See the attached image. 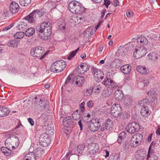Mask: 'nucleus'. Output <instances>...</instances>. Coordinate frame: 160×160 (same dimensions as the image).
<instances>
[{"instance_id":"obj_1","label":"nucleus","mask_w":160,"mask_h":160,"mask_svg":"<svg viewBox=\"0 0 160 160\" xmlns=\"http://www.w3.org/2000/svg\"><path fill=\"white\" fill-rule=\"evenodd\" d=\"M51 26L49 23L43 22L40 25L36 27L37 31L39 32L40 33L38 36L41 38L46 40L50 38L51 34Z\"/></svg>"},{"instance_id":"obj_2","label":"nucleus","mask_w":160,"mask_h":160,"mask_svg":"<svg viewBox=\"0 0 160 160\" xmlns=\"http://www.w3.org/2000/svg\"><path fill=\"white\" fill-rule=\"evenodd\" d=\"M68 7L69 10L73 13L80 14L86 11L82 4L77 1L70 2L68 4Z\"/></svg>"},{"instance_id":"obj_3","label":"nucleus","mask_w":160,"mask_h":160,"mask_svg":"<svg viewBox=\"0 0 160 160\" xmlns=\"http://www.w3.org/2000/svg\"><path fill=\"white\" fill-rule=\"evenodd\" d=\"M19 143V140L16 136L10 135L8 137L5 141L6 147L12 148V150H14L18 146Z\"/></svg>"},{"instance_id":"obj_4","label":"nucleus","mask_w":160,"mask_h":160,"mask_svg":"<svg viewBox=\"0 0 160 160\" xmlns=\"http://www.w3.org/2000/svg\"><path fill=\"white\" fill-rule=\"evenodd\" d=\"M66 66V62L63 60H58L52 63L50 67V70L54 73L62 71Z\"/></svg>"},{"instance_id":"obj_5","label":"nucleus","mask_w":160,"mask_h":160,"mask_svg":"<svg viewBox=\"0 0 160 160\" xmlns=\"http://www.w3.org/2000/svg\"><path fill=\"white\" fill-rule=\"evenodd\" d=\"M44 49L41 47H37L33 48L30 51V54L34 57L39 58L41 59L43 58L47 54V53H43Z\"/></svg>"},{"instance_id":"obj_6","label":"nucleus","mask_w":160,"mask_h":160,"mask_svg":"<svg viewBox=\"0 0 160 160\" xmlns=\"http://www.w3.org/2000/svg\"><path fill=\"white\" fill-rule=\"evenodd\" d=\"M154 146L152 142L149 146L147 157V160H157L159 154L157 153L154 149Z\"/></svg>"},{"instance_id":"obj_7","label":"nucleus","mask_w":160,"mask_h":160,"mask_svg":"<svg viewBox=\"0 0 160 160\" xmlns=\"http://www.w3.org/2000/svg\"><path fill=\"white\" fill-rule=\"evenodd\" d=\"M142 139L143 136L141 134L137 133L134 135L130 140L131 146L134 147L138 146L141 143Z\"/></svg>"},{"instance_id":"obj_8","label":"nucleus","mask_w":160,"mask_h":160,"mask_svg":"<svg viewBox=\"0 0 160 160\" xmlns=\"http://www.w3.org/2000/svg\"><path fill=\"white\" fill-rule=\"evenodd\" d=\"M147 52L146 48L143 47H140L136 48L133 52V56L136 59H138L145 56Z\"/></svg>"},{"instance_id":"obj_9","label":"nucleus","mask_w":160,"mask_h":160,"mask_svg":"<svg viewBox=\"0 0 160 160\" xmlns=\"http://www.w3.org/2000/svg\"><path fill=\"white\" fill-rule=\"evenodd\" d=\"M122 108L118 104H114L111 108V113L114 117L120 116L122 114Z\"/></svg>"},{"instance_id":"obj_10","label":"nucleus","mask_w":160,"mask_h":160,"mask_svg":"<svg viewBox=\"0 0 160 160\" xmlns=\"http://www.w3.org/2000/svg\"><path fill=\"white\" fill-rule=\"evenodd\" d=\"M140 129L139 124L136 122H132L129 124L126 128V130L128 133L132 134L138 132Z\"/></svg>"},{"instance_id":"obj_11","label":"nucleus","mask_w":160,"mask_h":160,"mask_svg":"<svg viewBox=\"0 0 160 160\" xmlns=\"http://www.w3.org/2000/svg\"><path fill=\"white\" fill-rule=\"evenodd\" d=\"M49 136L46 133H43L40 135L39 138L40 144L42 147H46L50 144Z\"/></svg>"},{"instance_id":"obj_12","label":"nucleus","mask_w":160,"mask_h":160,"mask_svg":"<svg viewBox=\"0 0 160 160\" xmlns=\"http://www.w3.org/2000/svg\"><path fill=\"white\" fill-rule=\"evenodd\" d=\"M85 17H82L80 15H75L71 17L70 22L71 23L75 24H78L80 23H83L85 20Z\"/></svg>"},{"instance_id":"obj_13","label":"nucleus","mask_w":160,"mask_h":160,"mask_svg":"<svg viewBox=\"0 0 160 160\" xmlns=\"http://www.w3.org/2000/svg\"><path fill=\"white\" fill-rule=\"evenodd\" d=\"M94 76L95 80L97 82H100L103 78V72L101 71L98 70L96 69H94Z\"/></svg>"},{"instance_id":"obj_14","label":"nucleus","mask_w":160,"mask_h":160,"mask_svg":"<svg viewBox=\"0 0 160 160\" xmlns=\"http://www.w3.org/2000/svg\"><path fill=\"white\" fill-rule=\"evenodd\" d=\"M75 81L76 84L78 85V86L80 87L84 84L85 80L83 77L80 75H78L74 78L73 80L72 83L74 82Z\"/></svg>"},{"instance_id":"obj_15","label":"nucleus","mask_w":160,"mask_h":160,"mask_svg":"<svg viewBox=\"0 0 160 160\" xmlns=\"http://www.w3.org/2000/svg\"><path fill=\"white\" fill-rule=\"evenodd\" d=\"M135 154L136 158L138 160H143L146 155L145 151L139 150L136 152Z\"/></svg>"},{"instance_id":"obj_16","label":"nucleus","mask_w":160,"mask_h":160,"mask_svg":"<svg viewBox=\"0 0 160 160\" xmlns=\"http://www.w3.org/2000/svg\"><path fill=\"white\" fill-rule=\"evenodd\" d=\"M9 9L12 13H15L18 12L19 6L16 2H12L10 5Z\"/></svg>"},{"instance_id":"obj_17","label":"nucleus","mask_w":160,"mask_h":160,"mask_svg":"<svg viewBox=\"0 0 160 160\" xmlns=\"http://www.w3.org/2000/svg\"><path fill=\"white\" fill-rule=\"evenodd\" d=\"M37 18L35 15V14L34 11L31 13L29 15L26 17L25 19L30 22H35L37 19Z\"/></svg>"},{"instance_id":"obj_18","label":"nucleus","mask_w":160,"mask_h":160,"mask_svg":"<svg viewBox=\"0 0 160 160\" xmlns=\"http://www.w3.org/2000/svg\"><path fill=\"white\" fill-rule=\"evenodd\" d=\"M9 109L6 107H0V117H4L7 116L10 113Z\"/></svg>"},{"instance_id":"obj_19","label":"nucleus","mask_w":160,"mask_h":160,"mask_svg":"<svg viewBox=\"0 0 160 160\" xmlns=\"http://www.w3.org/2000/svg\"><path fill=\"white\" fill-rule=\"evenodd\" d=\"M123 102L125 106H129L132 104V102L131 97L128 95H126L123 97Z\"/></svg>"},{"instance_id":"obj_20","label":"nucleus","mask_w":160,"mask_h":160,"mask_svg":"<svg viewBox=\"0 0 160 160\" xmlns=\"http://www.w3.org/2000/svg\"><path fill=\"white\" fill-rule=\"evenodd\" d=\"M136 70L138 72L142 74H147L149 72L148 68H146L145 67L141 66L137 67Z\"/></svg>"},{"instance_id":"obj_21","label":"nucleus","mask_w":160,"mask_h":160,"mask_svg":"<svg viewBox=\"0 0 160 160\" xmlns=\"http://www.w3.org/2000/svg\"><path fill=\"white\" fill-rule=\"evenodd\" d=\"M123 93L122 91L118 89L114 93V97L117 100L119 101L123 98Z\"/></svg>"},{"instance_id":"obj_22","label":"nucleus","mask_w":160,"mask_h":160,"mask_svg":"<svg viewBox=\"0 0 160 160\" xmlns=\"http://www.w3.org/2000/svg\"><path fill=\"white\" fill-rule=\"evenodd\" d=\"M82 114L80 111L76 110L72 114V118L73 120L77 121L81 119Z\"/></svg>"},{"instance_id":"obj_23","label":"nucleus","mask_w":160,"mask_h":160,"mask_svg":"<svg viewBox=\"0 0 160 160\" xmlns=\"http://www.w3.org/2000/svg\"><path fill=\"white\" fill-rule=\"evenodd\" d=\"M131 68V67L129 65H125L121 67V70L123 73L127 74L130 72Z\"/></svg>"},{"instance_id":"obj_24","label":"nucleus","mask_w":160,"mask_h":160,"mask_svg":"<svg viewBox=\"0 0 160 160\" xmlns=\"http://www.w3.org/2000/svg\"><path fill=\"white\" fill-rule=\"evenodd\" d=\"M99 149V146L98 144L95 145L94 148L92 150H89L88 152V155H90V157H93L96 153L98 152Z\"/></svg>"},{"instance_id":"obj_25","label":"nucleus","mask_w":160,"mask_h":160,"mask_svg":"<svg viewBox=\"0 0 160 160\" xmlns=\"http://www.w3.org/2000/svg\"><path fill=\"white\" fill-rule=\"evenodd\" d=\"M19 43V41L17 40L14 39L10 40L7 43V45L9 47L17 48Z\"/></svg>"},{"instance_id":"obj_26","label":"nucleus","mask_w":160,"mask_h":160,"mask_svg":"<svg viewBox=\"0 0 160 160\" xmlns=\"http://www.w3.org/2000/svg\"><path fill=\"white\" fill-rule=\"evenodd\" d=\"M148 42V39L144 37L141 36L137 40V43L139 44L145 45Z\"/></svg>"},{"instance_id":"obj_27","label":"nucleus","mask_w":160,"mask_h":160,"mask_svg":"<svg viewBox=\"0 0 160 160\" xmlns=\"http://www.w3.org/2000/svg\"><path fill=\"white\" fill-rule=\"evenodd\" d=\"M88 127L92 132L96 131L99 128L98 126L95 124V123L92 122L88 125Z\"/></svg>"},{"instance_id":"obj_28","label":"nucleus","mask_w":160,"mask_h":160,"mask_svg":"<svg viewBox=\"0 0 160 160\" xmlns=\"http://www.w3.org/2000/svg\"><path fill=\"white\" fill-rule=\"evenodd\" d=\"M103 83L106 86H109L110 85L112 87H114L115 86V83L112 80L107 78L105 79Z\"/></svg>"},{"instance_id":"obj_29","label":"nucleus","mask_w":160,"mask_h":160,"mask_svg":"<svg viewBox=\"0 0 160 160\" xmlns=\"http://www.w3.org/2000/svg\"><path fill=\"white\" fill-rule=\"evenodd\" d=\"M104 124L105 127L109 130H110L112 129L113 126V122L110 118H108L106 119Z\"/></svg>"},{"instance_id":"obj_30","label":"nucleus","mask_w":160,"mask_h":160,"mask_svg":"<svg viewBox=\"0 0 160 160\" xmlns=\"http://www.w3.org/2000/svg\"><path fill=\"white\" fill-rule=\"evenodd\" d=\"M72 119L70 117H67L63 119L62 121L64 125L68 127L71 124Z\"/></svg>"},{"instance_id":"obj_31","label":"nucleus","mask_w":160,"mask_h":160,"mask_svg":"<svg viewBox=\"0 0 160 160\" xmlns=\"http://www.w3.org/2000/svg\"><path fill=\"white\" fill-rule=\"evenodd\" d=\"M24 159L25 160H36L35 154L32 152L27 154Z\"/></svg>"},{"instance_id":"obj_32","label":"nucleus","mask_w":160,"mask_h":160,"mask_svg":"<svg viewBox=\"0 0 160 160\" xmlns=\"http://www.w3.org/2000/svg\"><path fill=\"white\" fill-rule=\"evenodd\" d=\"M149 113V111L147 106L142 108L141 110V115L144 117H147Z\"/></svg>"},{"instance_id":"obj_33","label":"nucleus","mask_w":160,"mask_h":160,"mask_svg":"<svg viewBox=\"0 0 160 160\" xmlns=\"http://www.w3.org/2000/svg\"><path fill=\"white\" fill-rule=\"evenodd\" d=\"M126 132H122L120 133L118 136L117 140L118 142L119 143H121L122 140L126 138Z\"/></svg>"},{"instance_id":"obj_34","label":"nucleus","mask_w":160,"mask_h":160,"mask_svg":"<svg viewBox=\"0 0 160 160\" xmlns=\"http://www.w3.org/2000/svg\"><path fill=\"white\" fill-rule=\"evenodd\" d=\"M102 94L103 98H106L108 97L112 94L111 90L106 88L103 90Z\"/></svg>"},{"instance_id":"obj_35","label":"nucleus","mask_w":160,"mask_h":160,"mask_svg":"<svg viewBox=\"0 0 160 160\" xmlns=\"http://www.w3.org/2000/svg\"><path fill=\"white\" fill-rule=\"evenodd\" d=\"M35 32V29L33 28H30L26 31L25 35L27 36H30L33 35Z\"/></svg>"},{"instance_id":"obj_36","label":"nucleus","mask_w":160,"mask_h":160,"mask_svg":"<svg viewBox=\"0 0 160 160\" xmlns=\"http://www.w3.org/2000/svg\"><path fill=\"white\" fill-rule=\"evenodd\" d=\"M149 59L153 61L156 60L158 58V55L154 52L150 53L148 55Z\"/></svg>"},{"instance_id":"obj_37","label":"nucleus","mask_w":160,"mask_h":160,"mask_svg":"<svg viewBox=\"0 0 160 160\" xmlns=\"http://www.w3.org/2000/svg\"><path fill=\"white\" fill-rule=\"evenodd\" d=\"M85 147L84 144H80L77 146V151L78 154H82Z\"/></svg>"},{"instance_id":"obj_38","label":"nucleus","mask_w":160,"mask_h":160,"mask_svg":"<svg viewBox=\"0 0 160 160\" xmlns=\"http://www.w3.org/2000/svg\"><path fill=\"white\" fill-rule=\"evenodd\" d=\"M102 84H99L95 86L93 89L94 93L96 94L99 93L102 89Z\"/></svg>"},{"instance_id":"obj_39","label":"nucleus","mask_w":160,"mask_h":160,"mask_svg":"<svg viewBox=\"0 0 160 160\" xmlns=\"http://www.w3.org/2000/svg\"><path fill=\"white\" fill-rule=\"evenodd\" d=\"M81 69H82L84 72H87L88 70L90 68L89 65L86 63H83L80 66Z\"/></svg>"},{"instance_id":"obj_40","label":"nucleus","mask_w":160,"mask_h":160,"mask_svg":"<svg viewBox=\"0 0 160 160\" xmlns=\"http://www.w3.org/2000/svg\"><path fill=\"white\" fill-rule=\"evenodd\" d=\"M54 129L52 127H48L46 129V132L45 133L47 134L49 136L53 135L54 134Z\"/></svg>"},{"instance_id":"obj_41","label":"nucleus","mask_w":160,"mask_h":160,"mask_svg":"<svg viewBox=\"0 0 160 160\" xmlns=\"http://www.w3.org/2000/svg\"><path fill=\"white\" fill-rule=\"evenodd\" d=\"M24 36V33L22 32H18L16 33L14 35V37L17 39H21Z\"/></svg>"},{"instance_id":"obj_42","label":"nucleus","mask_w":160,"mask_h":160,"mask_svg":"<svg viewBox=\"0 0 160 160\" xmlns=\"http://www.w3.org/2000/svg\"><path fill=\"white\" fill-rule=\"evenodd\" d=\"M79 49V48H78L75 51H72L71 52L70 55L68 56L67 58L69 60H71L73 57H74L77 52Z\"/></svg>"},{"instance_id":"obj_43","label":"nucleus","mask_w":160,"mask_h":160,"mask_svg":"<svg viewBox=\"0 0 160 160\" xmlns=\"http://www.w3.org/2000/svg\"><path fill=\"white\" fill-rule=\"evenodd\" d=\"M18 29L21 31L25 30L27 27V25L26 23L22 22L18 26Z\"/></svg>"},{"instance_id":"obj_44","label":"nucleus","mask_w":160,"mask_h":160,"mask_svg":"<svg viewBox=\"0 0 160 160\" xmlns=\"http://www.w3.org/2000/svg\"><path fill=\"white\" fill-rule=\"evenodd\" d=\"M33 11L35 14V15L37 18H38V17H41L43 16V15L44 13V12L42 10H35Z\"/></svg>"},{"instance_id":"obj_45","label":"nucleus","mask_w":160,"mask_h":160,"mask_svg":"<svg viewBox=\"0 0 160 160\" xmlns=\"http://www.w3.org/2000/svg\"><path fill=\"white\" fill-rule=\"evenodd\" d=\"M102 122V120L99 118H95V124L99 128Z\"/></svg>"},{"instance_id":"obj_46","label":"nucleus","mask_w":160,"mask_h":160,"mask_svg":"<svg viewBox=\"0 0 160 160\" xmlns=\"http://www.w3.org/2000/svg\"><path fill=\"white\" fill-rule=\"evenodd\" d=\"M148 102V100L146 98H145L141 100L139 102V106L142 107V108L144 107L147 104Z\"/></svg>"},{"instance_id":"obj_47","label":"nucleus","mask_w":160,"mask_h":160,"mask_svg":"<svg viewBox=\"0 0 160 160\" xmlns=\"http://www.w3.org/2000/svg\"><path fill=\"white\" fill-rule=\"evenodd\" d=\"M116 7L112 4L109 7L108 10V12H115L116 10Z\"/></svg>"},{"instance_id":"obj_48","label":"nucleus","mask_w":160,"mask_h":160,"mask_svg":"<svg viewBox=\"0 0 160 160\" xmlns=\"http://www.w3.org/2000/svg\"><path fill=\"white\" fill-rule=\"evenodd\" d=\"M117 54L119 56H122L123 57L124 56L125 53H124V51L122 49H118L117 52Z\"/></svg>"},{"instance_id":"obj_49","label":"nucleus","mask_w":160,"mask_h":160,"mask_svg":"<svg viewBox=\"0 0 160 160\" xmlns=\"http://www.w3.org/2000/svg\"><path fill=\"white\" fill-rule=\"evenodd\" d=\"M6 147L7 148V149L5 154L6 156H10L12 154V152L11 151V150H12V148H8L7 147Z\"/></svg>"},{"instance_id":"obj_50","label":"nucleus","mask_w":160,"mask_h":160,"mask_svg":"<svg viewBox=\"0 0 160 160\" xmlns=\"http://www.w3.org/2000/svg\"><path fill=\"white\" fill-rule=\"evenodd\" d=\"M135 42H132L130 43L129 44V46L128 48L130 50L135 49L137 48L135 47Z\"/></svg>"},{"instance_id":"obj_51","label":"nucleus","mask_w":160,"mask_h":160,"mask_svg":"<svg viewBox=\"0 0 160 160\" xmlns=\"http://www.w3.org/2000/svg\"><path fill=\"white\" fill-rule=\"evenodd\" d=\"M39 104V105L42 108H45L46 107V105L45 103L43 102L41 99L39 100V102H38V104Z\"/></svg>"},{"instance_id":"obj_52","label":"nucleus","mask_w":160,"mask_h":160,"mask_svg":"<svg viewBox=\"0 0 160 160\" xmlns=\"http://www.w3.org/2000/svg\"><path fill=\"white\" fill-rule=\"evenodd\" d=\"M147 94L151 97H154L155 95V91L154 90H150L147 93Z\"/></svg>"},{"instance_id":"obj_53","label":"nucleus","mask_w":160,"mask_h":160,"mask_svg":"<svg viewBox=\"0 0 160 160\" xmlns=\"http://www.w3.org/2000/svg\"><path fill=\"white\" fill-rule=\"evenodd\" d=\"M140 84H142L144 85V86H147L149 83V81L148 80H143L142 81L140 82Z\"/></svg>"},{"instance_id":"obj_54","label":"nucleus","mask_w":160,"mask_h":160,"mask_svg":"<svg viewBox=\"0 0 160 160\" xmlns=\"http://www.w3.org/2000/svg\"><path fill=\"white\" fill-rule=\"evenodd\" d=\"M129 143L125 142L123 145V147L125 149L128 150L129 148Z\"/></svg>"},{"instance_id":"obj_55","label":"nucleus","mask_w":160,"mask_h":160,"mask_svg":"<svg viewBox=\"0 0 160 160\" xmlns=\"http://www.w3.org/2000/svg\"><path fill=\"white\" fill-rule=\"evenodd\" d=\"M85 103L84 102H82L80 105L81 111L82 112L84 111V105Z\"/></svg>"},{"instance_id":"obj_56","label":"nucleus","mask_w":160,"mask_h":160,"mask_svg":"<svg viewBox=\"0 0 160 160\" xmlns=\"http://www.w3.org/2000/svg\"><path fill=\"white\" fill-rule=\"evenodd\" d=\"M126 14L127 17L131 18L133 16V13L132 11L130 10L126 12Z\"/></svg>"},{"instance_id":"obj_57","label":"nucleus","mask_w":160,"mask_h":160,"mask_svg":"<svg viewBox=\"0 0 160 160\" xmlns=\"http://www.w3.org/2000/svg\"><path fill=\"white\" fill-rule=\"evenodd\" d=\"M92 89L89 88L87 89L86 90V93H87V95H90L92 93Z\"/></svg>"},{"instance_id":"obj_58","label":"nucleus","mask_w":160,"mask_h":160,"mask_svg":"<svg viewBox=\"0 0 160 160\" xmlns=\"http://www.w3.org/2000/svg\"><path fill=\"white\" fill-rule=\"evenodd\" d=\"M100 128V130L101 131H103L106 129L108 130V128L105 127V124L102 125L101 126H100V128Z\"/></svg>"},{"instance_id":"obj_59","label":"nucleus","mask_w":160,"mask_h":160,"mask_svg":"<svg viewBox=\"0 0 160 160\" xmlns=\"http://www.w3.org/2000/svg\"><path fill=\"white\" fill-rule=\"evenodd\" d=\"M28 121L29 122L30 124L32 126H33L34 125V122L33 120L31 118H29L28 119Z\"/></svg>"},{"instance_id":"obj_60","label":"nucleus","mask_w":160,"mask_h":160,"mask_svg":"<svg viewBox=\"0 0 160 160\" xmlns=\"http://www.w3.org/2000/svg\"><path fill=\"white\" fill-rule=\"evenodd\" d=\"M93 101L92 100H90L88 102V106L90 108H91L93 106Z\"/></svg>"},{"instance_id":"obj_61","label":"nucleus","mask_w":160,"mask_h":160,"mask_svg":"<svg viewBox=\"0 0 160 160\" xmlns=\"http://www.w3.org/2000/svg\"><path fill=\"white\" fill-rule=\"evenodd\" d=\"M71 80V78L70 75H69L67 77L65 82V85L68 84Z\"/></svg>"},{"instance_id":"obj_62","label":"nucleus","mask_w":160,"mask_h":160,"mask_svg":"<svg viewBox=\"0 0 160 160\" xmlns=\"http://www.w3.org/2000/svg\"><path fill=\"white\" fill-rule=\"evenodd\" d=\"M13 25V24H11V25H9V26L7 27L4 28H3L2 31H7L9 29H10Z\"/></svg>"},{"instance_id":"obj_63","label":"nucleus","mask_w":160,"mask_h":160,"mask_svg":"<svg viewBox=\"0 0 160 160\" xmlns=\"http://www.w3.org/2000/svg\"><path fill=\"white\" fill-rule=\"evenodd\" d=\"M78 124L80 128V130H82L83 129V125L82 124V122L81 121V120L80 119L79 120V121L78 122Z\"/></svg>"},{"instance_id":"obj_64","label":"nucleus","mask_w":160,"mask_h":160,"mask_svg":"<svg viewBox=\"0 0 160 160\" xmlns=\"http://www.w3.org/2000/svg\"><path fill=\"white\" fill-rule=\"evenodd\" d=\"M118 159V157L115 156L114 157L112 156V157H111L109 160H119Z\"/></svg>"}]
</instances>
